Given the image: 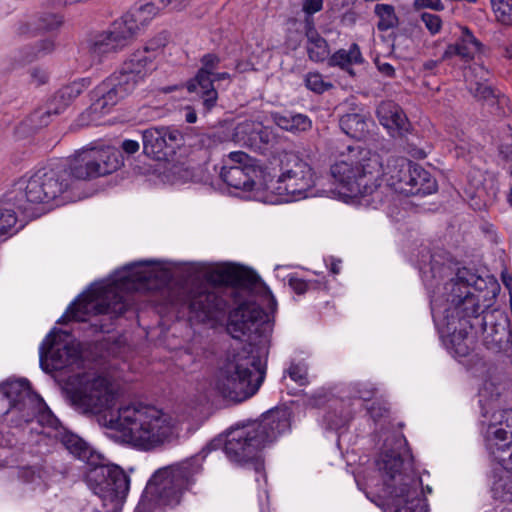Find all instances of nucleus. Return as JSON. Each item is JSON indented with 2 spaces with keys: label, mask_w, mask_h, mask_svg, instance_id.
Wrapping results in <instances>:
<instances>
[{
  "label": "nucleus",
  "mask_w": 512,
  "mask_h": 512,
  "mask_svg": "<svg viewBox=\"0 0 512 512\" xmlns=\"http://www.w3.org/2000/svg\"><path fill=\"white\" fill-rule=\"evenodd\" d=\"M205 278L212 288L203 283L183 288L181 306L188 310L190 322L206 323L217 312L236 305L229 312L227 331L243 343L233 349L219 369L215 387L223 398L240 403L256 394L264 381L261 355L273 330L272 321L255 296L269 294L273 302L275 299L255 271L239 264L218 266Z\"/></svg>",
  "instance_id": "f257e3e1"
},
{
  "label": "nucleus",
  "mask_w": 512,
  "mask_h": 512,
  "mask_svg": "<svg viewBox=\"0 0 512 512\" xmlns=\"http://www.w3.org/2000/svg\"><path fill=\"white\" fill-rule=\"evenodd\" d=\"M70 405L82 414L101 415L103 425L120 433L122 440L144 450L162 445L172 435L171 417L142 403L110 410L115 393L104 376H70L62 388Z\"/></svg>",
  "instance_id": "f03ea898"
},
{
  "label": "nucleus",
  "mask_w": 512,
  "mask_h": 512,
  "mask_svg": "<svg viewBox=\"0 0 512 512\" xmlns=\"http://www.w3.org/2000/svg\"><path fill=\"white\" fill-rule=\"evenodd\" d=\"M415 162L405 157H390L383 165L381 156L361 149L356 159L338 161L330 168L343 195L356 199L360 205L378 209L384 202L380 179L395 192L405 195Z\"/></svg>",
  "instance_id": "7ed1b4c3"
},
{
  "label": "nucleus",
  "mask_w": 512,
  "mask_h": 512,
  "mask_svg": "<svg viewBox=\"0 0 512 512\" xmlns=\"http://www.w3.org/2000/svg\"><path fill=\"white\" fill-rule=\"evenodd\" d=\"M290 428L287 408H273L260 419L230 428L225 437V455L230 462L245 466L253 464L257 472L263 469L260 452Z\"/></svg>",
  "instance_id": "20e7f679"
},
{
  "label": "nucleus",
  "mask_w": 512,
  "mask_h": 512,
  "mask_svg": "<svg viewBox=\"0 0 512 512\" xmlns=\"http://www.w3.org/2000/svg\"><path fill=\"white\" fill-rule=\"evenodd\" d=\"M406 440L397 441L394 447L384 446L377 460L378 469L383 473L385 492L394 512H428V505L419 489L421 479L413 465Z\"/></svg>",
  "instance_id": "39448f33"
},
{
  "label": "nucleus",
  "mask_w": 512,
  "mask_h": 512,
  "mask_svg": "<svg viewBox=\"0 0 512 512\" xmlns=\"http://www.w3.org/2000/svg\"><path fill=\"white\" fill-rule=\"evenodd\" d=\"M458 269L456 276L445 285L447 307L444 310L443 323L439 329L442 343L448 342L455 347L457 354L467 352L472 345L473 336L467 335L464 327H471L469 320L478 313L481 303H490L496 298L497 287L493 285L491 291L485 295H475Z\"/></svg>",
  "instance_id": "423d86ee"
},
{
  "label": "nucleus",
  "mask_w": 512,
  "mask_h": 512,
  "mask_svg": "<svg viewBox=\"0 0 512 512\" xmlns=\"http://www.w3.org/2000/svg\"><path fill=\"white\" fill-rule=\"evenodd\" d=\"M492 302L469 320L471 327H464L467 335L473 336L472 345L467 352L457 354L455 347L447 341L443 343L448 353L460 363L473 367L482 363V357L476 352L478 336L483 335V345L494 353L506 352L512 346V330L510 320L499 310H490Z\"/></svg>",
  "instance_id": "0eeeda50"
},
{
  "label": "nucleus",
  "mask_w": 512,
  "mask_h": 512,
  "mask_svg": "<svg viewBox=\"0 0 512 512\" xmlns=\"http://www.w3.org/2000/svg\"><path fill=\"white\" fill-rule=\"evenodd\" d=\"M201 470L202 465L198 456L157 470L149 479L139 506L145 510H152L155 506L178 505L183 492L193 484L194 476Z\"/></svg>",
  "instance_id": "6e6552de"
},
{
  "label": "nucleus",
  "mask_w": 512,
  "mask_h": 512,
  "mask_svg": "<svg viewBox=\"0 0 512 512\" xmlns=\"http://www.w3.org/2000/svg\"><path fill=\"white\" fill-rule=\"evenodd\" d=\"M124 163L120 150L113 147L103 149H83L77 152L66 164L57 165V174H66L61 182L68 184L65 199L75 202L82 198L78 191L80 181L106 176L117 171Z\"/></svg>",
  "instance_id": "1a4fd4ad"
},
{
  "label": "nucleus",
  "mask_w": 512,
  "mask_h": 512,
  "mask_svg": "<svg viewBox=\"0 0 512 512\" xmlns=\"http://www.w3.org/2000/svg\"><path fill=\"white\" fill-rule=\"evenodd\" d=\"M66 174H57L55 168H42L35 172L27 181L16 183L7 192V200L28 218H36L40 214L33 208L34 204L49 203L58 200L57 205L69 202L65 199L66 183L61 182Z\"/></svg>",
  "instance_id": "9d476101"
},
{
  "label": "nucleus",
  "mask_w": 512,
  "mask_h": 512,
  "mask_svg": "<svg viewBox=\"0 0 512 512\" xmlns=\"http://www.w3.org/2000/svg\"><path fill=\"white\" fill-rule=\"evenodd\" d=\"M279 174L266 181V188L285 202L308 197L315 185L314 171L310 164L294 152H284L279 158Z\"/></svg>",
  "instance_id": "9b49d317"
},
{
  "label": "nucleus",
  "mask_w": 512,
  "mask_h": 512,
  "mask_svg": "<svg viewBox=\"0 0 512 512\" xmlns=\"http://www.w3.org/2000/svg\"><path fill=\"white\" fill-rule=\"evenodd\" d=\"M489 388L485 386L479 392V405L481 408L480 424L484 433L487 448L491 454L505 452L512 448V409L496 410L499 393L488 398Z\"/></svg>",
  "instance_id": "f8f14e48"
},
{
  "label": "nucleus",
  "mask_w": 512,
  "mask_h": 512,
  "mask_svg": "<svg viewBox=\"0 0 512 512\" xmlns=\"http://www.w3.org/2000/svg\"><path fill=\"white\" fill-rule=\"evenodd\" d=\"M86 481L93 492L111 502H123L130 489V477L122 467L110 463L103 455L86 472Z\"/></svg>",
  "instance_id": "ddd939ff"
},
{
  "label": "nucleus",
  "mask_w": 512,
  "mask_h": 512,
  "mask_svg": "<svg viewBox=\"0 0 512 512\" xmlns=\"http://www.w3.org/2000/svg\"><path fill=\"white\" fill-rule=\"evenodd\" d=\"M93 310L95 314L108 316L114 321L132 310V306L125 297L116 292H107L97 301H87L79 296L67 308L66 312L57 321L58 324H67L70 320L82 322Z\"/></svg>",
  "instance_id": "4468645a"
},
{
  "label": "nucleus",
  "mask_w": 512,
  "mask_h": 512,
  "mask_svg": "<svg viewBox=\"0 0 512 512\" xmlns=\"http://www.w3.org/2000/svg\"><path fill=\"white\" fill-rule=\"evenodd\" d=\"M61 329L54 328L43 340L40 349V367L45 372L59 371L81 359L80 350L73 344L61 343Z\"/></svg>",
  "instance_id": "2eb2a0df"
},
{
  "label": "nucleus",
  "mask_w": 512,
  "mask_h": 512,
  "mask_svg": "<svg viewBox=\"0 0 512 512\" xmlns=\"http://www.w3.org/2000/svg\"><path fill=\"white\" fill-rule=\"evenodd\" d=\"M232 163L230 166L224 165L220 171V177L227 186L243 191H252L263 171L256 160L248 154L237 151L229 155Z\"/></svg>",
  "instance_id": "dca6fc26"
},
{
  "label": "nucleus",
  "mask_w": 512,
  "mask_h": 512,
  "mask_svg": "<svg viewBox=\"0 0 512 512\" xmlns=\"http://www.w3.org/2000/svg\"><path fill=\"white\" fill-rule=\"evenodd\" d=\"M199 61L201 67L194 77L185 82L184 87L188 93H195L202 100L201 104L205 112H210L218 101V91L211 84L210 77L219 68L221 58L215 53H206Z\"/></svg>",
  "instance_id": "f3484780"
},
{
  "label": "nucleus",
  "mask_w": 512,
  "mask_h": 512,
  "mask_svg": "<svg viewBox=\"0 0 512 512\" xmlns=\"http://www.w3.org/2000/svg\"><path fill=\"white\" fill-rule=\"evenodd\" d=\"M143 153L157 161L168 160L182 145L183 136L177 129L150 127L141 131Z\"/></svg>",
  "instance_id": "a211bd4d"
},
{
  "label": "nucleus",
  "mask_w": 512,
  "mask_h": 512,
  "mask_svg": "<svg viewBox=\"0 0 512 512\" xmlns=\"http://www.w3.org/2000/svg\"><path fill=\"white\" fill-rule=\"evenodd\" d=\"M0 393L9 400L10 409L21 413V419L28 423L35 415V401L38 395L33 392L27 379L8 380L0 384Z\"/></svg>",
  "instance_id": "6ab92c4d"
},
{
  "label": "nucleus",
  "mask_w": 512,
  "mask_h": 512,
  "mask_svg": "<svg viewBox=\"0 0 512 512\" xmlns=\"http://www.w3.org/2000/svg\"><path fill=\"white\" fill-rule=\"evenodd\" d=\"M131 30L125 22L115 20L108 30L97 33L88 40L89 52L94 56H102L123 49L133 39Z\"/></svg>",
  "instance_id": "aec40b11"
},
{
  "label": "nucleus",
  "mask_w": 512,
  "mask_h": 512,
  "mask_svg": "<svg viewBox=\"0 0 512 512\" xmlns=\"http://www.w3.org/2000/svg\"><path fill=\"white\" fill-rule=\"evenodd\" d=\"M376 116L395 139H406L414 130L403 108L392 100L381 101L376 108Z\"/></svg>",
  "instance_id": "412c9836"
},
{
  "label": "nucleus",
  "mask_w": 512,
  "mask_h": 512,
  "mask_svg": "<svg viewBox=\"0 0 512 512\" xmlns=\"http://www.w3.org/2000/svg\"><path fill=\"white\" fill-rule=\"evenodd\" d=\"M152 261H143L129 264L125 267L124 274L120 276L121 285L128 289H158L166 281L164 273L152 270H141L140 267L152 264Z\"/></svg>",
  "instance_id": "4be33fe9"
},
{
  "label": "nucleus",
  "mask_w": 512,
  "mask_h": 512,
  "mask_svg": "<svg viewBox=\"0 0 512 512\" xmlns=\"http://www.w3.org/2000/svg\"><path fill=\"white\" fill-rule=\"evenodd\" d=\"M125 98L126 96L118 88L115 80L108 76L91 91L92 103L87 112L108 113L112 107Z\"/></svg>",
  "instance_id": "5701e85b"
},
{
  "label": "nucleus",
  "mask_w": 512,
  "mask_h": 512,
  "mask_svg": "<svg viewBox=\"0 0 512 512\" xmlns=\"http://www.w3.org/2000/svg\"><path fill=\"white\" fill-rule=\"evenodd\" d=\"M370 123H372L370 115L363 108L353 109L339 119L342 132L357 141L364 140L369 136Z\"/></svg>",
  "instance_id": "b1692460"
},
{
  "label": "nucleus",
  "mask_w": 512,
  "mask_h": 512,
  "mask_svg": "<svg viewBox=\"0 0 512 512\" xmlns=\"http://www.w3.org/2000/svg\"><path fill=\"white\" fill-rule=\"evenodd\" d=\"M63 24V17L57 13L41 12L27 22L20 23L19 35L36 36L42 33L53 32Z\"/></svg>",
  "instance_id": "393cba45"
},
{
  "label": "nucleus",
  "mask_w": 512,
  "mask_h": 512,
  "mask_svg": "<svg viewBox=\"0 0 512 512\" xmlns=\"http://www.w3.org/2000/svg\"><path fill=\"white\" fill-rule=\"evenodd\" d=\"M271 119L280 129L292 134L308 132L312 129V120L309 116L293 111L272 112Z\"/></svg>",
  "instance_id": "a878e982"
},
{
  "label": "nucleus",
  "mask_w": 512,
  "mask_h": 512,
  "mask_svg": "<svg viewBox=\"0 0 512 512\" xmlns=\"http://www.w3.org/2000/svg\"><path fill=\"white\" fill-rule=\"evenodd\" d=\"M159 11L157 3L149 0L129 10L119 20L120 22H125L127 28H132L131 35L134 37L140 27L147 25Z\"/></svg>",
  "instance_id": "bb28decb"
},
{
  "label": "nucleus",
  "mask_w": 512,
  "mask_h": 512,
  "mask_svg": "<svg viewBox=\"0 0 512 512\" xmlns=\"http://www.w3.org/2000/svg\"><path fill=\"white\" fill-rule=\"evenodd\" d=\"M60 442L72 455L85 461L89 467L100 459L101 454L93 451L86 441L70 431L64 430L60 433Z\"/></svg>",
  "instance_id": "cd10ccee"
},
{
  "label": "nucleus",
  "mask_w": 512,
  "mask_h": 512,
  "mask_svg": "<svg viewBox=\"0 0 512 512\" xmlns=\"http://www.w3.org/2000/svg\"><path fill=\"white\" fill-rule=\"evenodd\" d=\"M436 179L421 165L415 163L405 196H426L437 191Z\"/></svg>",
  "instance_id": "c85d7f7f"
},
{
  "label": "nucleus",
  "mask_w": 512,
  "mask_h": 512,
  "mask_svg": "<svg viewBox=\"0 0 512 512\" xmlns=\"http://www.w3.org/2000/svg\"><path fill=\"white\" fill-rule=\"evenodd\" d=\"M89 78L75 80L55 92L49 102L61 114L90 85Z\"/></svg>",
  "instance_id": "c756f323"
},
{
  "label": "nucleus",
  "mask_w": 512,
  "mask_h": 512,
  "mask_svg": "<svg viewBox=\"0 0 512 512\" xmlns=\"http://www.w3.org/2000/svg\"><path fill=\"white\" fill-rule=\"evenodd\" d=\"M154 59V55H146L145 51L138 49L128 56L120 66V69L143 82L149 71H151L150 66Z\"/></svg>",
  "instance_id": "7c9ffc66"
},
{
  "label": "nucleus",
  "mask_w": 512,
  "mask_h": 512,
  "mask_svg": "<svg viewBox=\"0 0 512 512\" xmlns=\"http://www.w3.org/2000/svg\"><path fill=\"white\" fill-rule=\"evenodd\" d=\"M231 140L234 141V128L231 124H221L209 132L199 134L197 144L200 148L212 149Z\"/></svg>",
  "instance_id": "2f4dec72"
},
{
  "label": "nucleus",
  "mask_w": 512,
  "mask_h": 512,
  "mask_svg": "<svg viewBox=\"0 0 512 512\" xmlns=\"http://www.w3.org/2000/svg\"><path fill=\"white\" fill-rule=\"evenodd\" d=\"M328 64L331 67H340L343 70H346L349 74L353 75L354 72L350 68V66L354 64L363 63L364 59L362 57L359 46L356 43H353L350 46L348 51L344 49H339L330 57L328 56Z\"/></svg>",
  "instance_id": "473e14b6"
},
{
  "label": "nucleus",
  "mask_w": 512,
  "mask_h": 512,
  "mask_svg": "<svg viewBox=\"0 0 512 512\" xmlns=\"http://www.w3.org/2000/svg\"><path fill=\"white\" fill-rule=\"evenodd\" d=\"M16 208L12 201L7 200V193L0 200V241L6 240L18 231L15 229L17 223Z\"/></svg>",
  "instance_id": "72a5a7b5"
},
{
  "label": "nucleus",
  "mask_w": 512,
  "mask_h": 512,
  "mask_svg": "<svg viewBox=\"0 0 512 512\" xmlns=\"http://www.w3.org/2000/svg\"><path fill=\"white\" fill-rule=\"evenodd\" d=\"M56 44L53 39L46 38L39 40L35 44L23 46L19 51V62L22 64L31 63L40 57L51 54L55 50Z\"/></svg>",
  "instance_id": "f704fd0d"
},
{
  "label": "nucleus",
  "mask_w": 512,
  "mask_h": 512,
  "mask_svg": "<svg viewBox=\"0 0 512 512\" xmlns=\"http://www.w3.org/2000/svg\"><path fill=\"white\" fill-rule=\"evenodd\" d=\"M256 125H261V123L244 121L237 124L234 127V141L241 143L243 146L248 147L254 151L255 146H257V138L259 132V129L256 127Z\"/></svg>",
  "instance_id": "c9c22d12"
},
{
  "label": "nucleus",
  "mask_w": 512,
  "mask_h": 512,
  "mask_svg": "<svg viewBox=\"0 0 512 512\" xmlns=\"http://www.w3.org/2000/svg\"><path fill=\"white\" fill-rule=\"evenodd\" d=\"M306 51L309 60L316 63L324 62L330 54L328 42L320 33L307 37Z\"/></svg>",
  "instance_id": "e433bc0d"
},
{
  "label": "nucleus",
  "mask_w": 512,
  "mask_h": 512,
  "mask_svg": "<svg viewBox=\"0 0 512 512\" xmlns=\"http://www.w3.org/2000/svg\"><path fill=\"white\" fill-rule=\"evenodd\" d=\"M469 91L477 101L484 103L488 100H493L497 102L498 106H502L506 101L505 94L481 82H475L474 85L470 86Z\"/></svg>",
  "instance_id": "4c0bfd02"
},
{
  "label": "nucleus",
  "mask_w": 512,
  "mask_h": 512,
  "mask_svg": "<svg viewBox=\"0 0 512 512\" xmlns=\"http://www.w3.org/2000/svg\"><path fill=\"white\" fill-rule=\"evenodd\" d=\"M375 14L379 17L377 29L385 32L399 25V17L395 13V8L391 4H376Z\"/></svg>",
  "instance_id": "58836bf2"
},
{
  "label": "nucleus",
  "mask_w": 512,
  "mask_h": 512,
  "mask_svg": "<svg viewBox=\"0 0 512 512\" xmlns=\"http://www.w3.org/2000/svg\"><path fill=\"white\" fill-rule=\"evenodd\" d=\"M111 78L115 80V83L118 85V88L124 93L126 97L131 95L136 87L142 81L135 78V76L130 75L129 73L123 72L122 69H118L113 72Z\"/></svg>",
  "instance_id": "ea45409f"
},
{
  "label": "nucleus",
  "mask_w": 512,
  "mask_h": 512,
  "mask_svg": "<svg viewBox=\"0 0 512 512\" xmlns=\"http://www.w3.org/2000/svg\"><path fill=\"white\" fill-rule=\"evenodd\" d=\"M461 274L466 275L467 278L464 279L468 282L471 287V291H473L475 295H485L487 291H491L493 289V285L497 287L496 295L498 294L500 288L497 283H492L491 288L489 289L486 281L469 269L465 267L461 268Z\"/></svg>",
  "instance_id": "a19ab883"
},
{
  "label": "nucleus",
  "mask_w": 512,
  "mask_h": 512,
  "mask_svg": "<svg viewBox=\"0 0 512 512\" xmlns=\"http://www.w3.org/2000/svg\"><path fill=\"white\" fill-rule=\"evenodd\" d=\"M59 114L57 108L48 102L45 109L40 108L32 112L29 116V121L35 128H41L48 126L51 122V117Z\"/></svg>",
  "instance_id": "79ce46f5"
},
{
  "label": "nucleus",
  "mask_w": 512,
  "mask_h": 512,
  "mask_svg": "<svg viewBox=\"0 0 512 512\" xmlns=\"http://www.w3.org/2000/svg\"><path fill=\"white\" fill-rule=\"evenodd\" d=\"M493 497L502 502H512V477H500L492 485Z\"/></svg>",
  "instance_id": "37998d69"
},
{
  "label": "nucleus",
  "mask_w": 512,
  "mask_h": 512,
  "mask_svg": "<svg viewBox=\"0 0 512 512\" xmlns=\"http://www.w3.org/2000/svg\"><path fill=\"white\" fill-rule=\"evenodd\" d=\"M258 127V138H257V146H255L254 151L260 154H265L269 151L276 143V136L273 133L272 129L266 126L256 125Z\"/></svg>",
  "instance_id": "c03bdc74"
},
{
  "label": "nucleus",
  "mask_w": 512,
  "mask_h": 512,
  "mask_svg": "<svg viewBox=\"0 0 512 512\" xmlns=\"http://www.w3.org/2000/svg\"><path fill=\"white\" fill-rule=\"evenodd\" d=\"M454 56H459L465 61L473 59V52L470 48L463 44L461 41L455 44H449L442 54V60H448Z\"/></svg>",
  "instance_id": "a18cd8bd"
},
{
  "label": "nucleus",
  "mask_w": 512,
  "mask_h": 512,
  "mask_svg": "<svg viewBox=\"0 0 512 512\" xmlns=\"http://www.w3.org/2000/svg\"><path fill=\"white\" fill-rule=\"evenodd\" d=\"M305 85L309 90L317 94H322L333 86L330 82H325L322 75L318 72L308 73L305 78Z\"/></svg>",
  "instance_id": "49530a36"
},
{
  "label": "nucleus",
  "mask_w": 512,
  "mask_h": 512,
  "mask_svg": "<svg viewBox=\"0 0 512 512\" xmlns=\"http://www.w3.org/2000/svg\"><path fill=\"white\" fill-rule=\"evenodd\" d=\"M169 32L164 30L158 33L154 38L148 41V43L145 45L143 49H140L141 51H145L146 55H154L155 53L164 48L168 42H169Z\"/></svg>",
  "instance_id": "de8ad7c7"
},
{
  "label": "nucleus",
  "mask_w": 512,
  "mask_h": 512,
  "mask_svg": "<svg viewBox=\"0 0 512 512\" xmlns=\"http://www.w3.org/2000/svg\"><path fill=\"white\" fill-rule=\"evenodd\" d=\"M497 20L505 25L512 24V4L502 1L493 8Z\"/></svg>",
  "instance_id": "09e8293b"
},
{
  "label": "nucleus",
  "mask_w": 512,
  "mask_h": 512,
  "mask_svg": "<svg viewBox=\"0 0 512 512\" xmlns=\"http://www.w3.org/2000/svg\"><path fill=\"white\" fill-rule=\"evenodd\" d=\"M420 17L424 22L425 27L432 35L440 32L442 28V19L440 16L428 12H423Z\"/></svg>",
  "instance_id": "8fccbe9b"
},
{
  "label": "nucleus",
  "mask_w": 512,
  "mask_h": 512,
  "mask_svg": "<svg viewBox=\"0 0 512 512\" xmlns=\"http://www.w3.org/2000/svg\"><path fill=\"white\" fill-rule=\"evenodd\" d=\"M288 283L291 289L298 295H303L308 290L316 288V285L318 284L316 281H306L296 277L289 278Z\"/></svg>",
  "instance_id": "3c124183"
},
{
  "label": "nucleus",
  "mask_w": 512,
  "mask_h": 512,
  "mask_svg": "<svg viewBox=\"0 0 512 512\" xmlns=\"http://www.w3.org/2000/svg\"><path fill=\"white\" fill-rule=\"evenodd\" d=\"M377 389L370 383H356L354 385L355 395L364 401H370L376 394Z\"/></svg>",
  "instance_id": "603ef678"
},
{
  "label": "nucleus",
  "mask_w": 512,
  "mask_h": 512,
  "mask_svg": "<svg viewBox=\"0 0 512 512\" xmlns=\"http://www.w3.org/2000/svg\"><path fill=\"white\" fill-rule=\"evenodd\" d=\"M303 41V34L300 30H288L286 37H285V46L295 51L297 50Z\"/></svg>",
  "instance_id": "864d4df0"
},
{
  "label": "nucleus",
  "mask_w": 512,
  "mask_h": 512,
  "mask_svg": "<svg viewBox=\"0 0 512 512\" xmlns=\"http://www.w3.org/2000/svg\"><path fill=\"white\" fill-rule=\"evenodd\" d=\"M462 35L460 41L467 45H472L476 51H479L482 47V43L473 35L472 31L467 26H461Z\"/></svg>",
  "instance_id": "5fc2aeb1"
},
{
  "label": "nucleus",
  "mask_w": 512,
  "mask_h": 512,
  "mask_svg": "<svg viewBox=\"0 0 512 512\" xmlns=\"http://www.w3.org/2000/svg\"><path fill=\"white\" fill-rule=\"evenodd\" d=\"M288 375L299 385H304L307 382L306 370L298 364H291L288 369Z\"/></svg>",
  "instance_id": "6e6d98bb"
},
{
  "label": "nucleus",
  "mask_w": 512,
  "mask_h": 512,
  "mask_svg": "<svg viewBox=\"0 0 512 512\" xmlns=\"http://www.w3.org/2000/svg\"><path fill=\"white\" fill-rule=\"evenodd\" d=\"M490 108L491 114L497 117H505L510 114L511 109L509 107V98L506 96L505 104L498 106L496 101L488 100L485 102Z\"/></svg>",
  "instance_id": "4d7b16f0"
},
{
  "label": "nucleus",
  "mask_w": 512,
  "mask_h": 512,
  "mask_svg": "<svg viewBox=\"0 0 512 512\" xmlns=\"http://www.w3.org/2000/svg\"><path fill=\"white\" fill-rule=\"evenodd\" d=\"M413 8L417 11L429 8L434 11H442L444 10V5L441 0H414Z\"/></svg>",
  "instance_id": "13d9d810"
},
{
  "label": "nucleus",
  "mask_w": 512,
  "mask_h": 512,
  "mask_svg": "<svg viewBox=\"0 0 512 512\" xmlns=\"http://www.w3.org/2000/svg\"><path fill=\"white\" fill-rule=\"evenodd\" d=\"M223 448L225 451V439L221 436L211 439L201 450L202 458H205L210 452Z\"/></svg>",
  "instance_id": "bf43d9fd"
},
{
  "label": "nucleus",
  "mask_w": 512,
  "mask_h": 512,
  "mask_svg": "<svg viewBox=\"0 0 512 512\" xmlns=\"http://www.w3.org/2000/svg\"><path fill=\"white\" fill-rule=\"evenodd\" d=\"M374 64L377 68V70L379 71V73H381L384 77H387V78H395L396 77V71H395V68L388 62H384L380 59V57H376L374 59Z\"/></svg>",
  "instance_id": "052dcab7"
},
{
  "label": "nucleus",
  "mask_w": 512,
  "mask_h": 512,
  "mask_svg": "<svg viewBox=\"0 0 512 512\" xmlns=\"http://www.w3.org/2000/svg\"><path fill=\"white\" fill-rule=\"evenodd\" d=\"M367 412L374 421H378L388 413V409L378 402H373L367 408Z\"/></svg>",
  "instance_id": "680f3d73"
},
{
  "label": "nucleus",
  "mask_w": 512,
  "mask_h": 512,
  "mask_svg": "<svg viewBox=\"0 0 512 512\" xmlns=\"http://www.w3.org/2000/svg\"><path fill=\"white\" fill-rule=\"evenodd\" d=\"M30 77L32 82H34L37 86L47 83L49 79L47 71L39 67H34L30 70Z\"/></svg>",
  "instance_id": "e2e57ef3"
},
{
  "label": "nucleus",
  "mask_w": 512,
  "mask_h": 512,
  "mask_svg": "<svg viewBox=\"0 0 512 512\" xmlns=\"http://www.w3.org/2000/svg\"><path fill=\"white\" fill-rule=\"evenodd\" d=\"M323 9V0H304L302 10L305 14H315Z\"/></svg>",
  "instance_id": "0e129e2a"
},
{
  "label": "nucleus",
  "mask_w": 512,
  "mask_h": 512,
  "mask_svg": "<svg viewBox=\"0 0 512 512\" xmlns=\"http://www.w3.org/2000/svg\"><path fill=\"white\" fill-rule=\"evenodd\" d=\"M314 14H305L304 18V36L307 38L309 36H313L315 34H319L315 27V22L313 18Z\"/></svg>",
  "instance_id": "69168bd1"
},
{
  "label": "nucleus",
  "mask_w": 512,
  "mask_h": 512,
  "mask_svg": "<svg viewBox=\"0 0 512 512\" xmlns=\"http://www.w3.org/2000/svg\"><path fill=\"white\" fill-rule=\"evenodd\" d=\"M140 149V144L136 140L125 139L121 143V150L127 155H133Z\"/></svg>",
  "instance_id": "338daca9"
},
{
  "label": "nucleus",
  "mask_w": 512,
  "mask_h": 512,
  "mask_svg": "<svg viewBox=\"0 0 512 512\" xmlns=\"http://www.w3.org/2000/svg\"><path fill=\"white\" fill-rule=\"evenodd\" d=\"M499 154L505 161H512V144H503L499 147Z\"/></svg>",
  "instance_id": "774afa93"
}]
</instances>
